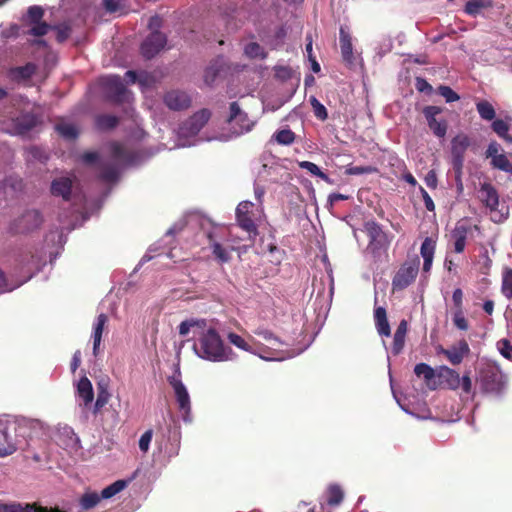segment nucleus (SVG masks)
Returning a JSON list of instances; mask_svg holds the SVG:
<instances>
[{"label": "nucleus", "instance_id": "f257e3e1", "mask_svg": "<svg viewBox=\"0 0 512 512\" xmlns=\"http://www.w3.org/2000/svg\"><path fill=\"white\" fill-rule=\"evenodd\" d=\"M105 157L100 158L97 152H86L81 156L87 165L97 164L99 176L107 182H114L119 175L121 167L136 166L153 155L145 156L142 152L134 151L126 144L110 142L104 147Z\"/></svg>", "mask_w": 512, "mask_h": 512}, {"label": "nucleus", "instance_id": "f03ea898", "mask_svg": "<svg viewBox=\"0 0 512 512\" xmlns=\"http://www.w3.org/2000/svg\"><path fill=\"white\" fill-rule=\"evenodd\" d=\"M195 354L206 361L226 362L236 358L234 351L223 343L214 328L203 331L193 344Z\"/></svg>", "mask_w": 512, "mask_h": 512}, {"label": "nucleus", "instance_id": "7ed1b4c3", "mask_svg": "<svg viewBox=\"0 0 512 512\" xmlns=\"http://www.w3.org/2000/svg\"><path fill=\"white\" fill-rule=\"evenodd\" d=\"M256 121L250 119L237 102H232L229 107V116L227 118L228 133L221 134L214 139L220 141H229L250 132L255 126Z\"/></svg>", "mask_w": 512, "mask_h": 512}, {"label": "nucleus", "instance_id": "20e7f679", "mask_svg": "<svg viewBox=\"0 0 512 512\" xmlns=\"http://www.w3.org/2000/svg\"><path fill=\"white\" fill-rule=\"evenodd\" d=\"M210 117L211 112L208 109H201L183 122L178 129V146L186 147L195 145L197 141L190 139L197 136Z\"/></svg>", "mask_w": 512, "mask_h": 512}, {"label": "nucleus", "instance_id": "39448f33", "mask_svg": "<svg viewBox=\"0 0 512 512\" xmlns=\"http://www.w3.org/2000/svg\"><path fill=\"white\" fill-rule=\"evenodd\" d=\"M479 199L490 212L494 223H502L509 217V207L500 205L497 190L490 183H483L479 189Z\"/></svg>", "mask_w": 512, "mask_h": 512}, {"label": "nucleus", "instance_id": "423d86ee", "mask_svg": "<svg viewBox=\"0 0 512 512\" xmlns=\"http://www.w3.org/2000/svg\"><path fill=\"white\" fill-rule=\"evenodd\" d=\"M167 381L171 388L178 405V409L185 422L191 421V400L187 387L182 381L179 365H175L174 373L168 376Z\"/></svg>", "mask_w": 512, "mask_h": 512}, {"label": "nucleus", "instance_id": "0eeeda50", "mask_svg": "<svg viewBox=\"0 0 512 512\" xmlns=\"http://www.w3.org/2000/svg\"><path fill=\"white\" fill-rule=\"evenodd\" d=\"M43 221L44 217L41 211L26 209L9 223L8 232L12 235L29 234L39 229Z\"/></svg>", "mask_w": 512, "mask_h": 512}, {"label": "nucleus", "instance_id": "6e6552de", "mask_svg": "<svg viewBox=\"0 0 512 512\" xmlns=\"http://www.w3.org/2000/svg\"><path fill=\"white\" fill-rule=\"evenodd\" d=\"M227 339L232 345H234L238 349L257 355L258 357L266 361H283L289 358H293L295 355L293 353L284 354V352L278 351L275 348H273L276 351L275 353H270V350L266 348H262L261 352H256V350L248 341H246L242 336L234 332H229L227 334Z\"/></svg>", "mask_w": 512, "mask_h": 512}, {"label": "nucleus", "instance_id": "1a4fd4ad", "mask_svg": "<svg viewBox=\"0 0 512 512\" xmlns=\"http://www.w3.org/2000/svg\"><path fill=\"white\" fill-rule=\"evenodd\" d=\"M506 384V376L498 365L489 363L480 371L481 388L488 393L499 394Z\"/></svg>", "mask_w": 512, "mask_h": 512}, {"label": "nucleus", "instance_id": "9d476101", "mask_svg": "<svg viewBox=\"0 0 512 512\" xmlns=\"http://www.w3.org/2000/svg\"><path fill=\"white\" fill-rule=\"evenodd\" d=\"M37 124V118L31 113H24L15 118L4 119L1 122L2 130L10 135H24Z\"/></svg>", "mask_w": 512, "mask_h": 512}, {"label": "nucleus", "instance_id": "9b49d317", "mask_svg": "<svg viewBox=\"0 0 512 512\" xmlns=\"http://www.w3.org/2000/svg\"><path fill=\"white\" fill-rule=\"evenodd\" d=\"M101 84L107 95L116 102H129L130 92L118 75H108L101 78Z\"/></svg>", "mask_w": 512, "mask_h": 512}, {"label": "nucleus", "instance_id": "f8f14e48", "mask_svg": "<svg viewBox=\"0 0 512 512\" xmlns=\"http://www.w3.org/2000/svg\"><path fill=\"white\" fill-rule=\"evenodd\" d=\"M365 229L369 237L368 249L374 255L385 251L389 245V240L381 226L374 221H370L366 223Z\"/></svg>", "mask_w": 512, "mask_h": 512}, {"label": "nucleus", "instance_id": "ddd939ff", "mask_svg": "<svg viewBox=\"0 0 512 512\" xmlns=\"http://www.w3.org/2000/svg\"><path fill=\"white\" fill-rule=\"evenodd\" d=\"M14 426L16 436L22 438H31L37 436L43 430V423L38 419L26 417H11V426Z\"/></svg>", "mask_w": 512, "mask_h": 512}, {"label": "nucleus", "instance_id": "4468645a", "mask_svg": "<svg viewBox=\"0 0 512 512\" xmlns=\"http://www.w3.org/2000/svg\"><path fill=\"white\" fill-rule=\"evenodd\" d=\"M10 427L11 417H0V457L12 455L17 450V440L10 434Z\"/></svg>", "mask_w": 512, "mask_h": 512}, {"label": "nucleus", "instance_id": "2eb2a0df", "mask_svg": "<svg viewBox=\"0 0 512 512\" xmlns=\"http://www.w3.org/2000/svg\"><path fill=\"white\" fill-rule=\"evenodd\" d=\"M253 333L256 336L261 337L267 343H269V345H263V344L258 345L257 349H255L256 352H261L262 348H266V349L270 350V353H275L276 351L274 349H271V348H275L278 351L284 352V354L293 353V354H295L294 355V357H295L296 355H299L303 351V350H299V351L295 352L294 350L280 349V347L283 345V342L277 336H275L272 331H270L269 329H267L265 327H258L257 329H255L253 331Z\"/></svg>", "mask_w": 512, "mask_h": 512}, {"label": "nucleus", "instance_id": "dca6fc26", "mask_svg": "<svg viewBox=\"0 0 512 512\" xmlns=\"http://www.w3.org/2000/svg\"><path fill=\"white\" fill-rule=\"evenodd\" d=\"M442 112L438 106H426L423 109V114L427 120V124L435 136L443 138L447 132V122L444 119L437 120L436 116Z\"/></svg>", "mask_w": 512, "mask_h": 512}, {"label": "nucleus", "instance_id": "f3484780", "mask_svg": "<svg viewBox=\"0 0 512 512\" xmlns=\"http://www.w3.org/2000/svg\"><path fill=\"white\" fill-rule=\"evenodd\" d=\"M165 44L166 36L164 34L159 31L151 32L141 45L142 55L151 59L164 48Z\"/></svg>", "mask_w": 512, "mask_h": 512}, {"label": "nucleus", "instance_id": "a211bd4d", "mask_svg": "<svg viewBox=\"0 0 512 512\" xmlns=\"http://www.w3.org/2000/svg\"><path fill=\"white\" fill-rule=\"evenodd\" d=\"M74 180L70 176L56 177L50 186V192L54 197H60L63 201L69 202L73 192Z\"/></svg>", "mask_w": 512, "mask_h": 512}, {"label": "nucleus", "instance_id": "6ab92c4d", "mask_svg": "<svg viewBox=\"0 0 512 512\" xmlns=\"http://www.w3.org/2000/svg\"><path fill=\"white\" fill-rule=\"evenodd\" d=\"M439 354H443L452 365H459L469 355L470 348L465 340H460L449 348L440 347Z\"/></svg>", "mask_w": 512, "mask_h": 512}, {"label": "nucleus", "instance_id": "aec40b11", "mask_svg": "<svg viewBox=\"0 0 512 512\" xmlns=\"http://www.w3.org/2000/svg\"><path fill=\"white\" fill-rule=\"evenodd\" d=\"M163 102L170 110L180 111L190 107L191 98L184 91L171 90L164 95Z\"/></svg>", "mask_w": 512, "mask_h": 512}, {"label": "nucleus", "instance_id": "412c9836", "mask_svg": "<svg viewBox=\"0 0 512 512\" xmlns=\"http://www.w3.org/2000/svg\"><path fill=\"white\" fill-rule=\"evenodd\" d=\"M470 145V140L467 135L459 134L451 141V155L453 165L455 168L460 169L464 161V153Z\"/></svg>", "mask_w": 512, "mask_h": 512}, {"label": "nucleus", "instance_id": "4be33fe9", "mask_svg": "<svg viewBox=\"0 0 512 512\" xmlns=\"http://www.w3.org/2000/svg\"><path fill=\"white\" fill-rule=\"evenodd\" d=\"M418 267L414 264H404L393 278L394 289L402 290L408 287L416 278Z\"/></svg>", "mask_w": 512, "mask_h": 512}, {"label": "nucleus", "instance_id": "5701e85b", "mask_svg": "<svg viewBox=\"0 0 512 512\" xmlns=\"http://www.w3.org/2000/svg\"><path fill=\"white\" fill-rule=\"evenodd\" d=\"M0 512H63L57 508L47 509L37 506L36 504L10 502L4 503L0 501Z\"/></svg>", "mask_w": 512, "mask_h": 512}, {"label": "nucleus", "instance_id": "b1692460", "mask_svg": "<svg viewBox=\"0 0 512 512\" xmlns=\"http://www.w3.org/2000/svg\"><path fill=\"white\" fill-rule=\"evenodd\" d=\"M125 78L127 83L134 84L137 82L143 91L152 88L157 81L153 74L145 71H141L137 74L136 72L129 70L125 73Z\"/></svg>", "mask_w": 512, "mask_h": 512}, {"label": "nucleus", "instance_id": "393cba45", "mask_svg": "<svg viewBox=\"0 0 512 512\" xmlns=\"http://www.w3.org/2000/svg\"><path fill=\"white\" fill-rule=\"evenodd\" d=\"M437 377L449 389L456 390L460 387V376L454 369L447 366H440L437 369Z\"/></svg>", "mask_w": 512, "mask_h": 512}, {"label": "nucleus", "instance_id": "a878e982", "mask_svg": "<svg viewBox=\"0 0 512 512\" xmlns=\"http://www.w3.org/2000/svg\"><path fill=\"white\" fill-rule=\"evenodd\" d=\"M414 373L416 374L417 377H422L424 379L425 384L429 389L435 390L437 388V372L428 364H417L414 368Z\"/></svg>", "mask_w": 512, "mask_h": 512}, {"label": "nucleus", "instance_id": "bb28decb", "mask_svg": "<svg viewBox=\"0 0 512 512\" xmlns=\"http://www.w3.org/2000/svg\"><path fill=\"white\" fill-rule=\"evenodd\" d=\"M108 321V317L106 314L101 313L95 319L93 324V332H92V340H93V354L96 356L99 351V347L102 340V334L104 327Z\"/></svg>", "mask_w": 512, "mask_h": 512}, {"label": "nucleus", "instance_id": "cd10ccee", "mask_svg": "<svg viewBox=\"0 0 512 512\" xmlns=\"http://www.w3.org/2000/svg\"><path fill=\"white\" fill-rule=\"evenodd\" d=\"M374 320L377 332L380 336L389 337L391 334L390 325L387 320L386 310L383 307H377L374 311Z\"/></svg>", "mask_w": 512, "mask_h": 512}, {"label": "nucleus", "instance_id": "c85d7f7f", "mask_svg": "<svg viewBox=\"0 0 512 512\" xmlns=\"http://www.w3.org/2000/svg\"><path fill=\"white\" fill-rule=\"evenodd\" d=\"M77 393L82 399L84 406H88L94 399L93 386L91 381L86 377H82L77 384Z\"/></svg>", "mask_w": 512, "mask_h": 512}, {"label": "nucleus", "instance_id": "c756f323", "mask_svg": "<svg viewBox=\"0 0 512 512\" xmlns=\"http://www.w3.org/2000/svg\"><path fill=\"white\" fill-rule=\"evenodd\" d=\"M340 48L344 61L351 63L353 61V47L350 34L344 28L340 29Z\"/></svg>", "mask_w": 512, "mask_h": 512}, {"label": "nucleus", "instance_id": "7c9ffc66", "mask_svg": "<svg viewBox=\"0 0 512 512\" xmlns=\"http://www.w3.org/2000/svg\"><path fill=\"white\" fill-rule=\"evenodd\" d=\"M493 6L492 0H469L464 7V12L472 17H477L483 10Z\"/></svg>", "mask_w": 512, "mask_h": 512}, {"label": "nucleus", "instance_id": "2f4dec72", "mask_svg": "<svg viewBox=\"0 0 512 512\" xmlns=\"http://www.w3.org/2000/svg\"><path fill=\"white\" fill-rule=\"evenodd\" d=\"M451 237L454 241L455 252H463L466 245L467 229L464 226H456L452 231Z\"/></svg>", "mask_w": 512, "mask_h": 512}, {"label": "nucleus", "instance_id": "473e14b6", "mask_svg": "<svg viewBox=\"0 0 512 512\" xmlns=\"http://www.w3.org/2000/svg\"><path fill=\"white\" fill-rule=\"evenodd\" d=\"M100 500V494L95 491H87L81 496L79 504L82 510L87 511L94 508Z\"/></svg>", "mask_w": 512, "mask_h": 512}, {"label": "nucleus", "instance_id": "72a5a7b5", "mask_svg": "<svg viewBox=\"0 0 512 512\" xmlns=\"http://www.w3.org/2000/svg\"><path fill=\"white\" fill-rule=\"evenodd\" d=\"M210 240V247L212 249V253L214 257L220 262V263H226L231 258L230 251L223 247L219 242L213 241L211 235H209Z\"/></svg>", "mask_w": 512, "mask_h": 512}, {"label": "nucleus", "instance_id": "f704fd0d", "mask_svg": "<svg viewBox=\"0 0 512 512\" xmlns=\"http://www.w3.org/2000/svg\"><path fill=\"white\" fill-rule=\"evenodd\" d=\"M476 109L479 116L483 120L491 121L495 118V109L492 104L486 100H481L476 103Z\"/></svg>", "mask_w": 512, "mask_h": 512}, {"label": "nucleus", "instance_id": "c9c22d12", "mask_svg": "<svg viewBox=\"0 0 512 512\" xmlns=\"http://www.w3.org/2000/svg\"><path fill=\"white\" fill-rule=\"evenodd\" d=\"M327 503L330 506H338L344 498V493L341 487L337 484H331L329 485L327 489Z\"/></svg>", "mask_w": 512, "mask_h": 512}, {"label": "nucleus", "instance_id": "e433bc0d", "mask_svg": "<svg viewBox=\"0 0 512 512\" xmlns=\"http://www.w3.org/2000/svg\"><path fill=\"white\" fill-rule=\"evenodd\" d=\"M56 130L63 138L67 140H74L79 134L77 127L74 124L68 122H61L57 124Z\"/></svg>", "mask_w": 512, "mask_h": 512}, {"label": "nucleus", "instance_id": "4c0bfd02", "mask_svg": "<svg viewBox=\"0 0 512 512\" xmlns=\"http://www.w3.org/2000/svg\"><path fill=\"white\" fill-rule=\"evenodd\" d=\"M238 225L248 234V237L251 239L257 234V227L254 221L249 217V215H238L236 216Z\"/></svg>", "mask_w": 512, "mask_h": 512}, {"label": "nucleus", "instance_id": "58836bf2", "mask_svg": "<svg viewBox=\"0 0 512 512\" xmlns=\"http://www.w3.org/2000/svg\"><path fill=\"white\" fill-rule=\"evenodd\" d=\"M127 485V482L124 480H118L112 483L111 485L104 488L101 493V499H110L119 492H121Z\"/></svg>", "mask_w": 512, "mask_h": 512}, {"label": "nucleus", "instance_id": "ea45409f", "mask_svg": "<svg viewBox=\"0 0 512 512\" xmlns=\"http://www.w3.org/2000/svg\"><path fill=\"white\" fill-rule=\"evenodd\" d=\"M298 165L300 168L307 170L310 174L321 178L327 183H331L329 176L325 174L315 163L310 161H300Z\"/></svg>", "mask_w": 512, "mask_h": 512}, {"label": "nucleus", "instance_id": "a19ab883", "mask_svg": "<svg viewBox=\"0 0 512 512\" xmlns=\"http://www.w3.org/2000/svg\"><path fill=\"white\" fill-rule=\"evenodd\" d=\"M118 123V118L114 115L104 114L96 118V126L100 130H109L114 128Z\"/></svg>", "mask_w": 512, "mask_h": 512}, {"label": "nucleus", "instance_id": "79ce46f5", "mask_svg": "<svg viewBox=\"0 0 512 512\" xmlns=\"http://www.w3.org/2000/svg\"><path fill=\"white\" fill-rule=\"evenodd\" d=\"M494 132L507 142H512V136L509 134V125L501 119H497L492 123Z\"/></svg>", "mask_w": 512, "mask_h": 512}, {"label": "nucleus", "instance_id": "37998d69", "mask_svg": "<svg viewBox=\"0 0 512 512\" xmlns=\"http://www.w3.org/2000/svg\"><path fill=\"white\" fill-rule=\"evenodd\" d=\"M204 326H205L204 320L190 319V320L182 321L178 327V330H179V334L181 336H187L189 334V332L191 331V329L203 328Z\"/></svg>", "mask_w": 512, "mask_h": 512}, {"label": "nucleus", "instance_id": "c03bdc74", "mask_svg": "<svg viewBox=\"0 0 512 512\" xmlns=\"http://www.w3.org/2000/svg\"><path fill=\"white\" fill-rule=\"evenodd\" d=\"M273 138L278 144L291 145L295 141V134L290 129H281L273 135Z\"/></svg>", "mask_w": 512, "mask_h": 512}, {"label": "nucleus", "instance_id": "a18cd8bd", "mask_svg": "<svg viewBox=\"0 0 512 512\" xmlns=\"http://www.w3.org/2000/svg\"><path fill=\"white\" fill-rule=\"evenodd\" d=\"M44 15V11L42 7L33 5L30 6L27 10V14L24 18V21L29 25L37 22H41Z\"/></svg>", "mask_w": 512, "mask_h": 512}, {"label": "nucleus", "instance_id": "49530a36", "mask_svg": "<svg viewBox=\"0 0 512 512\" xmlns=\"http://www.w3.org/2000/svg\"><path fill=\"white\" fill-rule=\"evenodd\" d=\"M36 71V66L33 63H28L25 66L16 67L12 70L13 76L17 79H28Z\"/></svg>", "mask_w": 512, "mask_h": 512}, {"label": "nucleus", "instance_id": "de8ad7c7", "mask_svg": "<svg viewBox=\"0 0 512 512\" xmlns=\"http://www.w3.org/2000/svg\"><path fill=\"white\" fill-rule=\"evenodd\" d=\"M491 165L498 170L512 174V164L504 153L494 157V160L491 161Z\"/></svg>", "mask_w": 512, "mask_h": 512}, {"label": "nucleus", "instance_id": "09e8293b", "mask_svg": "<svg viewBox=\"0 0 512 512\" xmlns=\"http://www.w3.org/2000/svg\"><path fill=\"white\" fill-rule=\"evenodd\" d=\"M244 53L249 58H260L264 59L266 53L264 49L256 42H251L245 46Z\"/></svg>", "mask_w": 512, "mask_h": 512}, {"label": "nucleus", "instance_id": "8fccbe9b", "mask_svg": "<svg viewBox=\"0 0 512 512\" xmlns=\"http://www.w3.org/2000/svg\"><path fill=\"white\" fill-rule=\"evenodd\" d=\"M309 101L313 108V112L316 118L322 121L326 120L328 118V113L325 106L322 103H320V101H318V99L314 96L310 97Z\"/></svg>", "mask_w": 512, "mask_h": 512}, {"label": "nucleus", "instance_id": "3c124183", "mask_svg": "<svg viewBox=\"0 0 512 512\" xmlns=\"http://www.w3.org/2000/svg\"><path fill=\"white\" fill-rule=\"evenodd\" d=\"M31 28L28 30L27 34L35 37H41L48 33L52 26L41 21L37 23L30 24Z\"/></svg>", "mask_w": 512, "mask_h": 512}, {"label": "nucleus", "instance_id": "603ef678", "mask_svg": "<svg viewBox=\"0 0 512 512\" xmlns=\"http://www.w3.org/2000/svg\"><path fill=\"white\" fill-rule=\"evenodd\" d=\"M502 293L508 298H512V269H506L502 277Z\"/></svg>", "mask_w": 512, "mask_h": 512}, {"label": "nucleus", "instance_id": "864d4df0", "mask_svg": "<svg viewBox=\"0 0 512 512\" xmlns=\"http://www.w3.org/2000/svg\"><path fill=\"white\" fill-rule=\"evenodd\" d=\"M435 252V242L427 237L421 244L420 253L422 258H433Z\"/></svg>", "mask_w": 512, "mask_h": 512}, {"label": "nucleus", "instance_id": "5fc2aeb1", "mask_svg": "<svg viewBox=\"0 0 512 512\" xmlns=\"http://www.w3.org/2000/svg\"><path fill=\"white\" fill-rule=\"evenodd\" d=\"M438 93L445 99L447 103H452L460 99L459 95L455 91H453L449 86H439Z\"/></svg>", "mask_w": 512, "mask_h": 512}, {"label": "nucleus", "instance_id": "6e6d98bb", "mask_svg": "<svg viewBox=\"0 0 512 512\" xmlns=\"http://www.w3.org/2000/svg\"><path fill=\"white\" fill-rule=\"evenodd\" d=\"M52 29L56 30V32H57L56 39L60 43L67 40L71 34V27L66 23L52 26Z\"/></svg>", "mask_w": 512, "mask_h": 512}, {"label": "nucleus", "instance_id": "4d7b16f0", "mask_svg": "<svg viewBox=\"0 0 512 512\" xmlns=\"http://www.w3.org/2000/svg\"><path fill=\"white\" fill-rule=\"evenodd\" d=\"M452 320L455 327H457L459 330L466 331L469 328L468 322L462 310H455L453 312Z\"/></svg>", "mask_w": 512, "mask_h": 512}, {"label": "nucleus", "instance_id": "13d9d810", "mask_svg": "<svg viewBox=\"0 0 512 512\" xmlns=\"http://www.w3.org/2000/svg\"><path fill=\"white\" fill-rule=\"evenodd\" d=\"M153 431L151 429L145 431L139 439V449L143 453H147L152 441Z\"/></svg>", "mask_w": 512, "mask_h": 512}, {"label": "nucleus", "instance_id": "bf43d9fd", "mask_svg": "<svg viewBox=\"0 0 512 512\" xmlns=\"http://www.w3.org/2000/svg\"><path fill=\"white\" fill-rule=\"evenodd\" d=\"M497 348L503 357L512 360V345L507 339H501L498 341Z\"/></svg>", "mask_w": 512, "mask_h": 512}, {"label": "nucleus", "instance_id": "052dcab7", "mask_svg": "<svg viewBox=\"0 0 512 512\" xmlns=\"http://www.w3.org/2000/svg\"><path fill=\"white\" fill-rule=\"evenodd\" d=\"M124 5V0H103L104 8L110 13L121 11Z\"/></svg>", "mask_w": 512, "mask_h": 512}, {"label": "nucleus", "instance_id": "680f3d73", "mask_svg": "<svg viewBox=\"0 0 512 512\" xmlns=\"http://www.w3.org/2000/svg\"><path fill=\"white\" fill-rule=\"evenodd\" d=\"M405 335H400V334H396L394 333V338H393V345H392V353L394 355H398L402 352L403 348H404V344H405Z\"/></svg>", "mask_w": 512, "mask_h": 512}, {"label": "nucleus", "instance_id": "e2e57ef3", "mask_svg": "<svg viewBox=\"0 0 512 512\" xmlns=\"http://www.w3.org/2000/svg\"><path fill=\"white\" fill-rule=\"evenodd\" d=\"M109 396L110 395L106 389L100 388L95 402V413L98 412L108 402Z\"/></svg>", "mask_w": 512, "mask_h": 512}, {"label": "nucleus", "instance_id": "0e129e2a", "mask_svg": "<svg viewBox=\"0 0 512 512\" xmlns=\"http://www.w3.org/2000/svg\"><path fill=\"white\" fill-rule=\"evenodd\" d=\"M28 152L34 159H37L40 162H45L47 160L45 151L40 147L32 146L28 149Z\"/></svg>", "mask_w": 512, "mask_h": 512}, {"label": "nucleus", "instance_id": "69168bd1", "mask_svg": "<svg viewBox=\"0 0 512 512\" xmlns=\"http://www.w3.org/2000/svg\"><path fill=\"white\" fill-rule=\"evenodd\" d=\"M500 150V145L498 143L491 142L486 150V157L490 158L492 161L494 160V157L500 156L502 154L500 153Z\"/></svg>", "mask_w": 512, "mask_h": 512}, {"label": "nucleus", "instance_id": "338daca9", "mask_svg": "<svg viewBox=\"0 0 512 512\" xmlns=\"http://www.w3.org/2000/svg\"><path fill=\"white\" fill-rule=\"evenodd\" d=\"M452 301L455 306V310H462L463 305V292L460 288L453 291Z\"/></svg>", "mask_w": 512, "mask_h": 512}, {"label": "nucleus", "instance_id": "774afa93", "mask_svg": "<svg viewBox=\"0 0 512 512\" xmlns=\"http://www.w3.org/2000/svg\"><path fill=\"white\" fill-rule=\"evenodd\" d=\"M218 74V70L214 66H210L206 69L204 74V81L207 85H212Z\"/></svg>", "mask_w": 512, "mask_h": 512}]
</instances>
